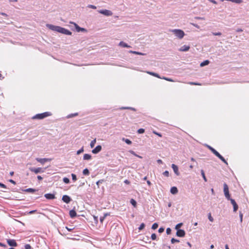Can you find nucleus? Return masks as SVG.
Returning a JSON list of instances; mask_svg holds the SVG:
<instances>
[{"instance_id":"obj_42","label":"nucleus","mask_w":249,"mask_h":249,"mask_svg":"<svg viewBox=\"0 0 249 249\" xmlns=\"http://www.w3.org/2000/svg\"><path fill=\"white\" fill-rule=\"evenodd\" d=\"M145 130L143 128H140L138 130L137 132L139 134H142L144 132Z\"/></svg>"},{"instance_id":"obj_33","label":"nucleus","mask_w":249,"mask_h":249,"mask_svg":"<svg viewBox=\"0 0 249 249\" xmlns=\"http://www.w3.org/2000/svg\"><path fill=\"white\" fill-rule=\"evenodd\" d=\"M129 152L130 153H131V154H132V155H133L135 156L136 157H137L140 158H141V159H142V157H141V156H139V155H137V154H136V153H135V152L134 151H133V150H129Z\"/></svg>"},{"instance_id":"obj_22","label":"nucleus","mask_w":249,"mask_h":249,"mask_svg":"<svg viewBox=\"0 0 249 249\" xmlns=\"http://www.w3.org/2000/svg\"><path fill=\"white\" fill-rule=\"evenodd\" d=\"M129 53H133V54H138V55H146L145 53L137 52V51H129Z\"/></svg>"},{"instance_id":"obj_48","label":"nucleus","mask_w":249,"mask_h":249,"mask_svg":"<svg viewBox=\"0 0 249 249\" xmlns=\"http://www.w3.org/2000/svg\"><path fill=\"white\" fill-rule=\"evenodd\" d=\"M171 229L170 228H168L167 229H166V233L167 234H170L171 233Z\"/></svg>"},{"instance_id":"obj_30","label":"nucleus","mask_w":249,"mask_h":249,"mask_svg":"<svg viewBox=\"0 0 249 249\" xmlns=\"http://www.w3.org/2000/svg\"><path fill=\"white\" fill-rule=\"evenodd\" d=\"M229 1L237 4H240L243 2L242 0H229Z\"/></svg>"},{"instance_id":"obj_36","label":"nucleus","mask_w":249,"mask_h":249,"mask_svg":"<svg viewBox=\"0 0 249 249\" xmlns=\"http://www.w3.org/2000/svg\"><path fill=\"white\" fill-rule=\"evenodd\" d=\"M95 143H96V139H94V140L91 141V142L90 143V147L91 148H93L94 146Z\"/></svg>"},{"instance_id":"obj_15","label":"nucleus","mask_w":249,"mask_h":249,"mask_svg":"<svg viewBox=\"0 0 249 249\" xmlns=\"http://www.w3.org/2000/svg\"><path fill=\"white\" fill-rule=\"evenodd\" d=\"M102 150V146L100 145H98L95 147L92 150V152L93 154H97L100 152Z\"/></svg>"},{"instance_id":"obj_60","label":"nucleus","mask_w":249,"mask_h":249,"mask_svg":"<svg viewBox=\"0 0 249 249\" xmlns=\"http://www.w3.org/2000/svg\"><path fill=\"white\" fill-rule=\"evenodd\" d=\"M94 220L95 221V222L97 223L98 222V217L94 216Z\"/></svg>"},{"instance_id":"obj_1","label":"nucleus","mask_w":249,"mask_h":249,"mask_svg":"<svg viewBox=\"0 0 249 249\" xmlns=\"http://www.w3.org/2000/svg\"><path fill=\"white\" fill-rule=\"evenodd\" d=\"M46 26L50 30L66 35H71L72 33L69 30L58 26L47 24Z\"/></svg>"},{"instance_id":"obj_61","label":"nucleus","mask_w":249,"mask_h":249,"mask_svg":"<svg viewBox=\"0 0 249 249\" xmlns=\"http://www.w3.org/2000/svg\"><path fill=\"white\" fill-rule=\"evenodd\" d=\"M210 2H212L213 4H217V2L214 0H208Z\"/></svg>"},{"instance_id":"obj_12","label":"nucleus","mask_w":249,"mask_h":249,"mask_svg":"<svg viewBox=\"0 0 249 249\" xmlns=\"http://www.w3.org/2000/svg\"><path fill=\"white\" fill-rule=\"evenodd\" d=\"M176 235L178 237H183L185 235V232L183 230L179 229L177 230Z\"/></svg>"},{"instance_id":"obj_63","label":"nucleus","mask_w":249,"mask_h":249,"mask_svg":"<svg viewBox=\"0 0 249 249\" xmlns=\"http://www.w3.org/2000/svg\"><path fill=\"white\" fill-rule=\"evenodd\" d=\"M154 134H156V135H158V136H159V137H161L162 136L161 134H160V133H158V132H154Z\"/></svg>"},{"instance_id":"obj_40","label":"nucleus","mask_w":249,"mask_h":249,"mask_svg":"<svg viewBox=\"0 0 249 249\" xmlns=\"http://www.w3.org/2000/svg\"><path fill=\"white\" fill-rule=\"evenodd\" d=\"M151 238L152 240H155L157 239V235L155 233H152L151 236Z\"/></svg>"},{"instance_id":"obj_43","label":"nucleus","mask_w":249,"mask_h":249,"mask_svg":"<svg viewBox=\"0 0 249 249\" xmlns=\"http://www.w3.org/2000/svg\"><path fill=\"white\" fill-rule=\"evenodd\" d=\"M83 152H84V147H82L81 149H80L79 150H78L77 151V154L79 155Z\"/></svg>"},{"instance_id":"obj_35","label":"nucleus","mask_w":249,"mask_h":249,"mask_svg":"<svg viewBox=\"0 0 249 249\" xmlns=\"http://www.w3.org/2000/svg\"><path fill=\"white\" fill-rule=\"evenodd\" d=\"M158 224L157 223H154L152 226V229L153 230H156L158 228Z\"/></svg>"},{"instance_id":"obj_59","label":"nucleus","mask_w":249,"mask_h":249,"mask_svg":"<svg viewBox=\"0 0 249 249\" xmlns=\"http://www.w3.org/2000/svg\"><path fill=\"white\" fill-rule=\"evenodd\" d=\"M9 181L13 184H15V185L16 184V181H15L14 180H13L12 179H9Z\"/></svg>"},{"instance_id":"obj_37","label":"nucleus","mask_w":249,"mask_h":249,"mask_svg":"<svg viewBox=\"0 0 249 249\" xmlns=\"http://www.w3.org/2000/svg\"><path fill=\"white\" fill-rule=\"evenodd\" d=\"M182 225L183 224L182 223L178 224L175 227V229L176 230H179V228L182 226Z\"/></svg>"},{"instance_id":"obj_29","label":"nucleus","mask_w":249,"mask_h":249,"mask_svg":"<svg viewBox=\"0 0 249 249\" xmlns=\"http://www.w3.org/2000/svg\"><path fill=\"white\" fill-rule=\"evenodd\" d=\"M147 73L151 75H153V76H154L155 77H158V78H160V77L159 75L157 73H155L154 72H151V71H148Z\"/></svg>"},{"instance_id":"obj_39","label":"nucleus","mask_w":249,"mask_h":249,"mask_svg":"<svg viewBox=\"0 0 249 249\" xmlns=\"http://www.w3.org/2000/svg\"><path fill=\"white\" fill-rule=\"evenodd\" d=\"M145 226V225L144 223H142L140 225V227H139V230L140 231L142 230V229H143L144 228Z\"/></svg>"},{"instance_id":"obj_25","label":"nucleus","mask_w":249,"mask_h":249,"mask_svg":"<svg viewBox=\"0 0 249 249\" xmlns=\"http://www.w3.org/2000/svg\"><path fill=\"white\" fill-rule=\"evenodd\" d=\"M122 140L123 141V142H124L126 143H127V144H132V142L129 140V139H125L124 138H123L122 139Z\"/></svg>"},{"instance_id":"obj_64","label":"nucleus","mask_w":249,"mask_h":249,"mask_svg":"<svg viewBox=\"0 0 249 249\" xmlns=\"http://www.w3.org/2000/svg\"><path fill=\"white\" fill-rule=\"evenodd\" d=\"M157 162L159 164H161V163H162V160L159 159L157 160Z\"/></svg>"},{"instance_id":"obj_34","label":"nucleus","mask_w":249,"mask_h":249,"mask_svg":"<svg viewBox=\"0 0 249 249\" xmlns=\"http://www.w3.org/2000/svg\"><path fill=\"white\" fill-rule=\"evenodd\" d=\"M63 182L66 184H68L70 183V179L69 178L65 177L63 178Z\"/></svg>"},{"instance_id":"obj_20","label":"nucleus","mask_w":249,"mask_h":249,"mask_svg":"<svg viewBox=\"0 0 249 249\" xmlns=\"http://www.w3.org/2000/svg\"><path fill=\"white\" fill-rule=\"evenodd\" d=\"M119 45L121 47H124V48H130L131 46L128 45L127 43L124 42V41H121Z\"/></svg>"},{"instance_id":"obj_32","label":"nucleus","mask_w":249,"mask_h":249,"mask_svg":"<svg viewBox=\"0 0 249 249\" xmlns=\"http://www.w3.org/2000/svg\"><path fill=\"white\" fill-rule=\"evenodd\" d=\"M121 109H130L133 111H136V109L135 108L132 107H122L120 108Z\"/></svg>"},{"instance_id":"obj_10","label":"nucleus","mask_w":249,"mask_h":249,"mask_svg":"<svg viewBox=\"0 0 249 249\" xmlns=\"http://www.w3.org/2000/svg\"><path fill=\"white\" fill-rule=\"evenodd\" d=\"M7 242L8 245L11 247H16L18 246V244L17 243L16 240L14 239H7Z\"/></svg>"},{"instance_id":"obj_38","label":"nucleus","mask_w":249,"mask_h":249,"mask_svg":"<svg viewBox=\"0 0 249 249\" xmlns=\"http://www.w3.org/2000/svg\"><path fill=\"white\" fill-rule=\"evenodd\" d=\"M179 241L178 239L172 238L171 240V242L172 244H174L175 243H178Z\"/></svg>"},{"instance_id":"obj_5","label":"nucleus","mask_w":249,"mask_h":249,"mask_svg":"<svg viewBox=\"0 0 249 249\" xmlns=\"http://www.w3.org/2000/svg\"><path fill=\"white\" fill-rule=\"evenodd\" d=\"M223 186H224V193L225 196L226 198L228 200H229L230 199H231V196H230V195L229 193L228 186L226 183H224Z\"/></svg>"},{"instance_id":"obj_27","label":"nucleus","mask_w":249,"mask_h":249,"mask_svg":"<svg viewBox=\"0 0 249 249\" xmlns=\"http://www.w3.org/2000/svg\"><path fill=\"white\" fill-rule=\"evenodd\" d=\"M201 176L204 179V180L205 181V182H207V179L205 176V173H204V171L203 170H201Z\"/></svg>"},{"instance_id":"obj_6","label":"nucleus","mask_w":249,"mask_h":249,"mask_svg":"<svg viewBox=\"0 0 249 249\" xmlns=\"http://www.w3.org/2000/svg\"><path fill=\"white\" fill-rule=\"evenodd\" d=\"M98 12L99 13L105 15L106 16H111L113 14L112 12L111 11L107 9L99 10H98Z\"/></svg>"},{"instance_id":"obj_45","label":"nucleus","mask_w":249,"mask_h":249,"mask_svg":"<svg viewBox=\"0 0 249 249\" xmlns=\"http://www.w3.org/2000/svg\"><path fill=\"white\" fill-rule=\"evenodd\" d=\"M71 177H72V179L74 181H75L77 180L76 176L74 174H71Z\"/></svg>"},{"instance_id":"obj_57","label":"nucleus","mask_w":249,"mask_h":249,"mask_svg":"<svg viewBox=\"0 0 249 249\" xmlns=\"http://www.w3.org/2000/svg\"><path fill=\"white\" fill-rule=\"evenodd\" d=\"M0 187H2V188H6V186L3 183H1L0 182Z\"/></svg>"},{"instance_id":"obj_23","label":"nucleus","mask_w":249,"mask_h":249,"mask_svg":"<svg viewBox=\"0 0 249 249\" xmlns=\"http://www.w3.org/2000/svg\"><path fill=\"white\" fill-rule=\"evenodd\" d=\"M91 159V156L89 154H85L83 156L84 160H89Z\"/></svg>"},{"instance_id":"obj_7","label":"nucleus","mask_w":249,"mask_h":249,"mask_svg":"<svg viewBox=\"0 0 249 249\" xmlns=\"http://www.w3.org/2000/svg\"><path fill=\"white\" fill-rule=\"evenodd\" d=\"M29 170L31 172H34L36 174H38L39 173H43L44 172V170L42 169L40 167H38V168L30 167L29 168Z\"/></svg>"},{"instance_id":"obj_47","label":"nucleus","mask_w":249,"mask_h":249,"mask_svg":"<svg viewBox=\"0 0 249 249\" xmlns=\"http://www.w3.org/2000/svg\"><path fill=\"white\" fill-rule=\"evenodd\" d=\"M164 228L163 227H160L159 228L158 231L159 233H162L164 231Z\"/></svg>"},{"instance_id":"obj_44","label":"nucleus","mask_w":249,"mask_h":249,"mask_svg":"<svg viewBox=\"0 0 249 249\" xmlns=\"http://www.w3.org/2000/svg\"><path fill=\"white\" fill-rule=\"evenodd\" d=\"M77 115H78V113H72V114H71L69 115L67 117L68 118H71L74 116H76Z\"/></svg>"},{"instance_id":"obj_18","label":"nucleus","mask_w":249,"mask_h":249,"mask_svg":"<svg viewBox=\"0 0 249 249\" xmlns=\"http://www.w3.org/2000/svg\"><path fill=\"white\" fill-rule=\"evenodd\" d=\"M190 49L189 46L183 45L180 48H179V51L181 52H187Z\"/></svg>"},{"instance_id":"obj_14","label":"nucleus","mask_w":249,"mask_h":249,"mask_svg":"<svg viewBox=\"0 0 249 249\" xmlns=\"http://www.w3.org/2000/svg\"><path fill=\"white\" fill-rule=\"evenodd\" d=\"M171 167H172L175 174L177 176H179L180 173L178 171V166L175 164H172L171 165Z\"/></svg>"},{"instance_id":"obj_4","label":"nucleus","mask_w":249,"mask_h":249,"mask_svg":"<svg viewBox=\"0 0 249 249\" xmlns=\"http://www.w3.org/2000/svg\"><path fill=\"white\" fill-rule=\"evenodd\" d=\"M172 32L179 39H182L185 35L184 32L180 29H173Z\"/></svg>"},{"instance_id":"obj_24","label":"nucleus","mask_w":249,"mask_h":249,"mask_svg":"<svg viewBox=\"0 0 249 249\" xmlns=\"http://www.w3.org/2000/svg\"><path fill=\"white\" fill-rule=\"evenodd\" d=\"M210 61L208 60H206L201 62L200 65L201 67H204L205 66L208 65Z\"/></svg>"},{"instance_id":"obj_19","label":"nucleus","mask_w":249,"mask_h":249,"mask_svg":"<svg viewBox=\"0 0 249 249\" xmlns=\"http://www.w3.org/2000/svg\"><path fill=\"white\" fill-rule=\"evenodd\" d=\"M170 192L173 195H176L178 192V188L176 187H172L170 189Z\"/></svg>"},{"instance_id":"obj_3","label":"nucleus","mask_w":249,"mask_h":249,"mask_svg":"<svg viewBox=\"0 0 249 249\" xmlns=\"http://www.w3.org/2000/svg\"><path fill=\"white\" fill-rule=\"evenodd\" d=\"M52 115L50 112H45L42 113L36 114L33 117V119H42Z\"/></svg>"},{"instance_id":"obj_62","label":"nucleus","mask_w":249,"mask_h":249,"mask_svg":"<svg viewBox=\"0 0 249 249\" xmlns=\"http://www.w3.org/2000/svg\"><path fill=\"white\" fill-rule=\"evenodd\" d=\"M124 183L126 184H129L130 183V181L129 180H128L127 179H125L124 181Z\"/></svg>"},{"instance_id":"obj_31","label":"nucleus","mask_w":249,"mask_h":249,"mask_svg":"<svg viewBox=\"0 0 249 249\" xmlns=\"http://www.w3.org/2000/svg\"><path fill=\"white\" fill-rule=\"evenodd\" d=\"M83 175H84L85 176L89 175V170L87 168L84 169V170L83 171Z\"/></svg>"},{"instance_id":"obj_16","label":"nucleus","mask_w":249,"mask_h":249,"mask_svg":"<svg viewBox=\"0 0 249 249\" xmlns=\"http://www.w3.org/2000/svg\"><path fill=\"white\" fill-rule=\"evenodd\" d=\"M44 196L48 199H53L55 198L54 194L51 193L46 194Z\"/></svg>"},{"instance_id":"obj_49","label":"nucleus","mask_w":249,"mask_h":249,"mask_svg":"<svg viewBox=\"0 0 249 249\" xmlns=\"http://www.w3.org/2000/svg\"><path fill=\"white\" fill-rule=\"evenodd\" d=\"M25 249H32V247L29 244H26L25 245Z\"/></svg>"},{"instance_id":"obj_50","label":"nucleus","mask_w":249,"mask_h":249,"mask_svg":"<svg viewBox=\"0 0 249 249\" xmlns=\"http://www.w3.org/2000/svg\"><path fill=\"white\" fill-rule=\"evenodd\" d=\"M163 175L165 177H168L169 173L168 171H165L163 173Z\"/></svg>"},{"instance_id":"obj_21","label":"nucleus","mask_w":249,"mask_h":249,"mask_svg":"<svg viewBox=\"0 0 249 249\" xmlns=\"http://www.w3.org/2000/svg\"><path fill=\"white\" fill-rule=\"evenodd\" d=\"M22 191L33 193L36 192V190L33 188H28L26 189L22 190Z\"/></svg>"},{"instance_id":"obj_55","label":"nucleus","mask_w":249,"mask_h":249,"mask_svg":"<svg viewBox=\"0 0 249 249\" xmlns=\"http://www.w3.org/2000/svg\"><path fill=\"white\" fill-rule=\"evenodd\" d=\"M103 181H104V180H103V179L99 180H98V181L96 182V185L99 186V184L100 183H102Z\"/></svg>"},{"instance_id":"obj_58","label":"nucleus","mask_w":249,"mask_h":249,"mask_svg":"<svg viewBox=\"0 0 249 249\" xmlns=\"http://www.w3.org/2000/svg\"><path fill=\"white\" fill-rule=\"evenodd\" d=\"M163 79H165L167 81H173V80L172 79H171V78H167V77H163Z\"/></svg>"},{"instance_id":"obj_17","label":"nucleus","mask_w":249,"mask_h":249,"mask_svg":"<svg viewBox=\"0 0 249 249\" xmlns=\"http://www.w3.org/2000/svg\"><path fill=\"white\" fill-rule=\"evenodd\" d=\"M69 214L70 217L72 218L75 217L77 215L76 211L73 209L70 210Z\"/></svg>"},{"instance_id":"obj_52","label":"nucleus","mask_w":249,"mask_h":249,"mask_svg":"<svg viewBox=\"0 0 249 249\" xmlns=\"http://www.w3.org/2000/svg\"><path fill=\"white\" fill-rule=\"evenodd\" d=\"M191 24L193 26H194V27H196L197 29H199L200 28V26L199 25H198L197 24L194 23H191Z\"/></svg>"},{"instance_id":"obj_2","label":"nucleus","mask_w":249,"mask_h":249,"mask_svg":"<svg viewBox=\"0 0 249 249\" xmlns=\"http://www.w3.org/2000/svg\"><path fill=\"white\" fill-rule=\"evenodd\" d=\"M205 146L207 147L217 157H218L219 159H220L225 164H228V162L226 161L225 159L215 149L211 146L210 145L205 144Z\"/></svg>"},{"instance_id":"obj_54","label":"nucleus","mask_w":249,"mask_h":249,"mask_svg":"<svg viewBox=\"0 0 249 249\" xmlns=\"http://www.w3.org/2000/svg\"><path fill=\"white\" fill-rule=\"evenodd\" d=\"M239 217L240 219V222H242L243 220V214L241 212L239 213Z\"/></svg>"},{"instance_id":"obj_13","label":"nucleus","mask_w":249,"mask_h":249,"mask_svg":"<svg viewBox=\"0 0 249 249\" xmlns=\"http://www.w3.org/2000/svg\"><path fill=\"white\" fill-rule=\"evenodd\" d=\"M229 200L231 201V203L233 205V212H236L238 209V206L236 202H235L234 199H232V198L230 199Z\"/></svg>"},{"instance_id":"obj_51","label":"nucleus","mask_w":249,"mask_h":249,"mask_svg":"<svg viewBox=\"0 0 249 249\" xmlns=\"http://www.w3.org/2000/svg\"><path fill=\"white\" fill-rule=\"evenodd\" d=\"M88 7L90 8H92V9H96V7L95 6H94L93 5H91V4L88 5Z\"/></svg>"},{"instance_id":"obj_9","label":"nucleus","mask_w":249,"mask_h":249,"mask_svg":"<svg viewBox=\"0 0 249 249\" xmlns=\"http://www.w3.org/2000/svg\"><path fill=\"white\" fill-rule=\"evenodd\" d=\"M36 160L38 162L41 163L42 164H44L46 162L50 161L51 160V159L48 158H36Z\"/></svg>"},{"instance_id":"obj_11","label":"nucleus","mask_w":249,"mask_h":249,"mask_svg":"<svg viewBox=\"0 0 249 249\" xmlns=\"http://www.w3.org/2000/svg\"><path fill=\"white\" fill-rule=\"evenodd\" d=\"M70 23L73 24L74 25L75 29L77 32H86L87 31L86 29L79 27L77 24H76L73 22H70Z\"/></svg>"},{"instance_id":"obj_8","label":"nucleus","mask_w":249,"mask_h":249,"mask_svg":"<svg viewBox=\"0 0 249 249\" xmlns=\"http://www.w3.org/2000/svg\"><path fill=\"white\" fill-rule=\"evenodd\" d=\"M62 200L64 202H65L67 204H69L71 202V201L72 200V199L70 196L65 195L63 196L62 197Z\"/></svg>"},{"instance_id":"obj_46","label":"nucleus","mask_w":249,"mask_h":249,"mask_svg":"<svg viewBox=\"0 0 249 249\" xmlns=\"http://www.w3.org/2000/svg\"><path fill=\"white\" fill-rule=\"evenodd\" d=\"M212 34L213 36H220L221 35V33L220 32H212Z\"/></svg>"},{"instance_id":"obj_56","label":"nucleus","mask_w":249,"mask_h":249,"mask_svg":"<svg viewBox=\"0 0 249 249\" xmlns=\"http://www.w3.org/2000/svg\"><path fill=\"white\" fill-rule=\"evenodd\" d=\"M189 84L191 85H200L201 84L196 82H190Z\"/></svg>"},{"instance_id":"obj_53","label":"nucleus","mask_w":249,"mask_h":249,"mask_svg":"<svg viewBox=\"0 0 249 249\" xmlns=\"http://www.w3.org/2000/svg\"><path fill=\"white\" fill-rule=\"evenodd\" d=\"M195 18L199 20H205V18L204 17H195Z\"/></svg>"},{"instance_id":"obj_28","label":"nucleus","mask_w":249,"mask_h":249,"mask_svg":"<svg viewBox=\"0 0 249 249\" xmlns=\"http://www.w3.org/2000/svg\"><path fill=\"white\" fill-rule=\"evenodd\" d=\"M130 202L134 207H136L137 206V202L134 199H131Z\"/></svg>"},{"instance_id":"obj_26","label":"nucleus","mask_w":249,"mask_h":249,"mask_svg":"<svg viewBox=\"0 0 249 249\" xmlns=\"http://www.w3.org/2000/svg\"><path fill=\"white\" fill-rule=\"evenodd\" d=\"M109 215V214L108 213H106L104 214L103 216H101L100 218V221L101 223H102L105 220V218L107 216Z\"/></svg>"},{"instance_id":"obj_41","label":"nucleus","mask_w":249,"mask_h":249,"mask_svg":"<svg viewBox=\"0 0 249 249\" xmlns=\"http://www.w3.org/2000/svg\"><path fill=\"white\" fill-rule=\"evenodd\" d=\"M208 219L211 222L213 221V218L212 216L211 213H208Z\"/></svg>"}]
</instances>
